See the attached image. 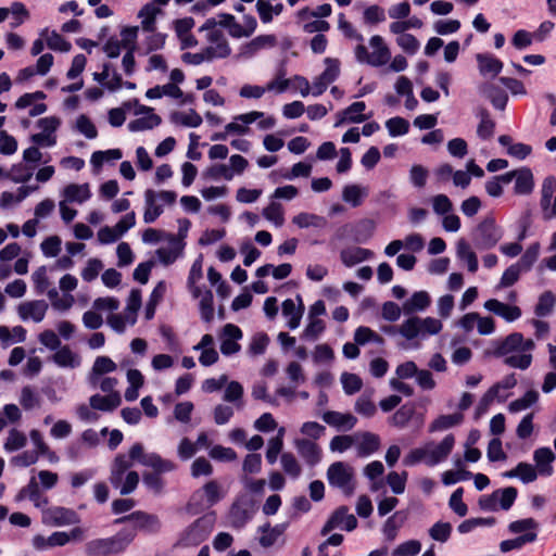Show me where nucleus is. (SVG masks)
I'll return each mask as SVG.
<instances>
[{"instance_id":"f257e3e1","label":"nucleus","mask_w":556,"mask_h":556,"mask_svg":"<svg viewBox=\"0 0 556 556\" xmlns=\"http://www.w3.org/2000/svg\"><path fill=\"white\" fill-rule=\"evenodd\" d=\"M134 540V530L121 529L113 536L89 541L86 544V554L87 556H115L125 552Z\"/></svg>"},{"instance_id":"f03ea898","label":"nucleus","mask_w":556,"mask_h":556,"mask_svg":"<svg viewBox=\"0 0 556 556\" xmlns=\"http://www.w3.org/2000/svg\"><path fill=\"white\" fill-rule=\"evenodd\" d=\"M214 523V513H210L198 518L180 533L179 539L175 545L189 547L201 544L212 532Z\"/></svg>"},{"instance_id":"7ed1b4c3","label":"nucleus","mask_w":556,"mask_h":556,"mask_svg":"<svg viewBox=\"0 0 556 556\" xmlns=\"http://www.w3.org/2000/svg\"><path fill=\"white\" fill-rule=\"evenodd\" d=\"M125 522H132L131 528L126 527L123 528V530H134L135 538L137 536L138 532H143L146 534H156L162 529V522L159 516L149 514L143 510H136L113 521L114 525H122Z\"/></svg>"},{"instance_id":"20e7f679","label":"nucleus","mask_w":556,"mask_h":556,"mask_svg":"<svg viewBox=\"0 0 556 556\" xmlns=\"http://www.w3.org/2000/svg\"><path fill=\"white\" fill-rule=\"evenodd\" d=\"M502 237L503 229L491 216L481 220L471 232L472 242L479 250H489L495 247Z\"/></svg>"},{"instance_id":"39448f33","label":"nucleus","mask_w":556,"mask_h":556,"mask_svg":"<svg viewBox=\"0 0 556 556\" xmlns=\"http://www.w3.org/2000/svg\"><path fill=\"white\" fill-rule=\"evenodd\" d=\"M327 479L332 488L340 489L345 496L355 491L354 469L346 463L334 462L327 469Z\"/></svg>"},{"instance_id":"423d86ee","label":"nucleus","mask_w":556,"mask_h":556,"mask_svg":"<svg viewBox=\"0 0 556 556\" xmlns=\"http://www.w3.org/2000/svg\"><path fill=\"white\" fill-rule=\"evenodd\" d=\"M136 106L135 114H142L143 116L138 117L134 121H130L127 125V128L130 131H142L153 129L159 126L162 122V118L154 113L153 109L139 103L138 99H132L130 101L124 102L123 106L126 109H130L131 106Z\"/></svg>"},{"instance_id":"0eeeda50","label":"nucleus","mask_w":556,"mask_h":556,"mask_svg":"<svg viewBox=\"0 0 556 556\" xmlns=\"http://www.w3.org/2000/svg\"><path fill=\"white\" fill-rule=\"evenodd\" d=\"M128 458L159 471H173L176 468L172 460L164 459L156 453H144L141 443H135L130 447Z\"/></svg>"},{"instance_id":"6e6552de","label":"nucleus","mask_w":556,"mask_h":556,"mask_svg":"<svg viewBox=\"0 0 556 556\" xmlns=\"http://www.w3.org/2000/svg\"><path fill=\"white\" fill-rule=\"evenodd\" d=\"M357 527V519L353 514H349V507L345 505L339 506L330 515L324 527L321 528L320 534L327 535L332 530L339 528L345 531H353Z\"/></svg>"},{"instance_id":"1a4fd4ad","label":"nucleus","mask_w":556,"mask_h":556,"mask_svg":"<svg viewBox=\"0 0 556 556\" xmlns=\"http://www.w3.org/2000/svg\"><path fill=\"white\" fill-rule=\"evenodd\" d=\"M262 116L258 111L240 114L233 117V121L225 127V132H215L211 139H226V135H250V125Z\"/></svg>"},{"instance_id":"9d476101","label":"nucleus","mask_w":556,"mask_h":556,"mask_svg":"<svg viewBox=\"0 0 556 556\" xmlns=\"http://www.w3.org/2000/svg\"><path fill=\"white\" fill-rule=\"evenodd\" d=\"M203 496L205 497V506L207 508L217 504L223 498L219 483L216 480H211L202 489L195 491L188 503V510L193 514L199 513V509L194 508V506Z\"/></svg>"},{"instance_id":"9b49d317","label":"nucleus","mask_w":556,"mask_h":556,"mask_svg":"<svg viewBox=\"0 0 556 556\" xmlns=\"http://www.w3.org/2000/svg\"><path fill=\"white\" fill-rule=\"evenodd\" d=\"M540 206L546 220L556 217V178L548 176L543 180Z\"/></svg>"},{"instance_id":"f8f14e48","label":"nucleus","mask_w":556,"mask_h":556,"mask_svg":"<svg viewBox=\"0 0 556 556\" xmlns=\"http://www.w3.org/2000/svg\"><path fill=\"white\" fill-rule=\"evenodd\" d=\"M225 337L220 343V352L225 356H230L240 351L241 346L237 343L243 337L242 330L233 324H226L223 328Z\"/></svg>"},{"instance_id":"ddd939ff","label":"nucleus","mask_w":556,"mask_h":556,"mask_svg":"<svg viewBox=\"0 0 556 556\" xmlns=\"http://www.w3.org/2000/svg\"><path fill=\"white\" fill-rule=\"evenodd\" d=\"M484 308L508 323L515 321L521 316V309L518 306L508 305L496 299L485 301Z\"/></svg>"},{"instance_id":"4468645a","label":"nucleus","mask_w":556,"mask_h":556,"mask_svg":"<svg viewBox=\"0 0 556 556\" xmlns=\"http://www.w3.org/2000/svg\"><path fill=\"white\" fill-rule=\"evenodd\" d=\"M455 444L453 434H447L437 446L431 451H427L426 464L428 466H435L443 462L451 454Z\"/></svg>"},{"instance_id":"2eb2a0df","label":"nucleus","mask_w":556,"mask_h":556,"mask_svg":"<svg viewBox=\"0 0 556 556\" xmlns=\"http://www.w3.org/2000/svg\"><path fill=\"white\" fill-rule=\"evenodd\" d=\"M48 304L45 300H35L22 303L18 306V315L23 320L31 318L35 323H40L46 315Z\"/></svg>"},{"instance_id":"dca6fc26","label":"nucleus","mask_w":556,"mask_h":556,"mask_svg":"<svg viewBox=\"0 0 556 556\" xmlns=\"http://www.w3.org/2000/svg\"><path fill=\"white\" fill-rule=\"evenodd\" d=\"M321 418L327 425L344 431L353 429L357 422V418L352 414H343L334 410L325 412Z\"/></svg>"},{"instance_id":"f3484780","label":"nucleus","mask_w":556,"mask_h":556,"mask_svg":"<svg viewBox=\"0 0 556 556\" xmlns=\"http://www.w3.org/2000/svg\"><path fill=\"white\" fill-rule=\"evenodd\" d=\"M295 446L300 456L309 466L317 465L321 459V450L313 441L307 439H299L295 441Z\"/></svg>"},{"instance_id":"a211bd4d","label":"nucleus","mask_w":556,"mask_h":556,"mask_svg":"<svg viewBox=\"0 0 556 556\" xmlns=\"http://www.w3.org/2000/svg\"><path fill=\"white\" fill-rule=\"evenodd\" d=\"M476 60L482 76L496 77L503 70V62L491 53H478Z\"/></svg>"},{"instance_id":"6ab92c4d","label":"nucleus","mask_w":556,"mask_h":556,"mask_svg":"<svg viewBox=\"0 0 556 556\" xmlns=\"http://www.w3.org/2000/svg\"><path fill=\"white\" fill-rule=\"evenodd\" d=\"M523 343V336L520 332H513L505 339L495 342V349L493 355L495 357L506 356L511 352L520 351V346Z\"/></svg>"},{"instance_id":"aec40b11","label":"nucleus","mask_w":556,"mask_h":556,"mask_svg":"<svg viewBox=\"0 0 556 556\" xmlns=\"http://www.w3.org/2000/svg\"><path fill=\"white\" fill-rule=\"evenodd\" d=\"M359 440L357 445V454L361 457L369 456L380 448L381 440L376 433L364 431L355 435Z\"/></svg>"},{"instance_id":"412c9836","label":"nucleus","mask_w":556,"mask_h":556,"mask_svg":"<svg viewBox=\"0 0 556 556\" xmlns=\"http://www.w3.org/2000/svg\"><path fill=\"white\" fill-rule=\"evenodd\" d=\"M90 407L101 412H113L122 404V397L118 392H112L108 395L93 394L89 399Z\"/></svg>"},{"instance_id":"4be33fe9","label":"nucleus","mask_w":556,"mask_h":556,"mask_svg":"<svg viewBox=\"0 0 556 556\" xmlns=\"http://www.w3.org/2000/svg\"><path fill=\"white\" fill-rule=\"evenodd\" d=\"M374 252L368 249L354 247L346 248L340 252V258L346 267H352L361 262L371 258Z\"/></svg>"},{"instance_id":"5701e85b","label":"nucleus","mask_w":556,"mask_h":556,"mask_svg":"<svg viewBox=\"0 0 556 556\" xmlns=\"http://www.w3.org/2000/svg\"><path fill=\"white\" fill-rule=\"evenodd\" d=\"M131 465L130 459L124 454H118L114 458L109 478L113 488H119L125 472L131 467Z\"/></svg>"},{"instance_id":"b1692460","label":"nucleus","mask_w":556,"mask_h":556,"mask_svg":"<svg viewBox=\"0 0 556 556\" xmlns=\"http://www.w3.org/2000/svg\"><path fill=\"white\" fill-rule=\"evenodd\" d=\"M431 303L430 295L427 291H416L412 296L404 302L403 311L409 315L415 312L425 311Z\"/></svg>"},{"instance_id":"393cba45","label":"nucleus","mask_w":556,"mask_h":556,"mask_svg":"<svg viewBox=\"0 0 556 556\" xmlns=\"http://www.w3.org/2000/svg\"><path fill=\"white\" fill-rule=\"evenodd\" d=\"M514 191L516 194H530L534 188L533 174L530 168L522 167L516 170Z\"/></svg>"},{"instance_id":"a878e982","label":"nucleus","mask_w":556,"mask_h":556,"mask_svg":"<svg viewBox=\"0 0 556 556\" xmlns=\"http://www.w3.org/2000/svg\"><path fill=\"white\" fill-rule=\"evenodd\" d=\"M533 459L538 466V472L543 476H551L553 472L552 463L555 460V455L549 447H540L534 451Z\"/></svg>"},{"instance_id":"bb28decb","label":"nucleus","mask_w":556,"mask_h":556,"mask_svg":"<svg viewBox=\"0 0 556 556\" xmlns=\"http://www.w3.org/2000/svg\"><path fill=\"white\" fill-rule=\"evenodd\" d=\"M366 104L363 101L353 102L350 106L339 113V119L336 123V126H339L344 123H359L365 121L364 115L362 113L365 111Z\"/></svg>"},{"instance_id":"cd10ccee","label":"nucleus","mask_w":556,"mask_h":556,"mask_svg":"<svg viewBox=\"0 0 556 556\" xmlns=\"http://www.w3.org/2000/svg\"><path fill=\"white\" fill-rule=\"evenodd\" d=\"M48 515L56 526H67L78 522L76 511L71 508L54 506L48 510Z\"/></svg>"},{"instance_id":"c85d7f7f","label":"nucleus","mask_w":556,"mask_h":556,"mask_svg":"<svg viewBox=\"0 0 556 556\" xmlns=\"http://www.w3.org/2000/svg\"><path fill=\"white\" fill-rule=\"evenodd\" d=\"M25 498H29L36 507H40L42 504H48V500L46 497L42 498L39 484L34 477L16 495V501H23Z\"/></svg>"},{"instance_id":"c756f323","label":"nucleus","mask_w":556,"mask_h":556,"mask_svg":"<svg viewBox=\"0 0 556 556\" xmlns=\"http://www.w3.org/2000/svg\"><path fill=\"white\" fill-rule=\"evenodd\" d=\"M370 46L374 48V62H371V66H382L384 65L391 56L389 48L384 45L383 38L379 35H375L369 40Z\"/></svg>"},{"instance_id":"7c9ffc66","label":"nucleus","mask_w":556,"mask_h":556,"mask_svg":"<svg viewBox=\"0 0 556 556\" xmlns=\"http://www.w3.org/2000/svg\"><path fill=\"white\" fill-rule=\"evenodd\" d=\"M146 211L143 220L147 224L154 223L163 213L162 205L156 204V192L152 189H147L144 192Z\"/></svg>"},{"instance_id":"2f4dec72","label":"nucleus","mask_w":556,"mask_h":556,"mask_svg":"<svg viewBox=\"0 0 556 556\" xmlns=\"http://www.w3.org/2000/svg\"><path fill=\"white\" fill-rule=\"evenodd\" d=\"M63 195L67 202L83 203L90 199L91 192L87 184H70L64 188Z\"/></svg>"},{"instance_id":"473e14b6","label":"nucleus","mask_w":556,"mask_h":556,"mask_svg":"<svg viewBox=\"0 0 556 556\" xmlns=\"http://www.w3.org/2000/svg\"><path fill=\"white\" fill-rule=\"evenodd\" d=\"M503 477L515 478L518 477L523 483H531L538 478V471L528 463H519L516 468L503 473Z\"/></svg>"},{"instance_id":"72a5a7b5","label":"nucleus","mask_w":556,"mask_h":556,"mask_svg":"<svg viewBox=\"0 0 556 556\" xmlns=\"http://www.w3.org/2000/svg\"><path fill=\"white\" fill-rule=\"evenodd\" d=\"M123 157L121 149H109L105 151H94L91 155L90 163L94 170L101 169L104 163L115 162Z\"/></svg>"},{"instance_id":"f704fd0d","label":"nucleus","mask_w":556,"mask_h":556,"mask_svg":"<svg viewBox=\"0 0 556 556\" xmlns=\"http://www.w3.org/2000/svg\"><path fill=\"white\" fill-rule=\"evenodd\" d=\"M159 13H161V9L153 3H147L140 9L138 17L142 18L141 27L144 31L153 33L155 30V21Z\"/></svg>"},{"instance_id":"c9c22d12","label":"nucleus","mask_w":556,"mask_h":556,"mask_svg":"<svg viewBox=\"0 0 556 556\" xmlns=\"http://www.w3.org/2000/svg\"><path fill=\"white\" fill-rule=\"evenodd\" d=\"M457 257L467 263L468 270L476 273L478 270V258L476 253L465 239H459L456 247Z\"/></svg>"},{"instance_id":"e433bc0d","label":"nucleus","mask_w":556,"mask_h":556,"mask_svg":"<svg viewBox=\"0 0 556 556\" xmlns=\"http://www.w3.org/2000/svg\"><path fill=\"white\" fill-rule=\"evenodd\" d=\"M292 223L300 228H324L327 226L328 220L324 216H319L313 213H300L295 215Z\"/></svg>"},{"instance_id":"4c0bfd02","label":"nucleus","mask_w":556,"mask_h":556,"mask_svg":"<svg viewBox=\"0 0 556 556\" xmlns=\"http://www.w3.org/2000/svg\"><path fill=\"white\" fill-rule=\"evenodd\" d=\"M352 240L357 243H365L372 237L375 224L370 219H363L357 224L352 225Z\"/></svg>"},{"instance_id":"58836bf2","label":"nucleus","mask_w":556,"mask_h":556,"mask_svg":"<svg viewBox=\"0 0 556 556\" xmlns=\"http://www.w3.org/2000/svg\"><path fill=\"white\" fill-rule=\"evenodd\" d=\"M37 125L41 131L31 135L29 139H53L51 136L60 126V119L55 116L43 117L38 121Z\"/></svg>"},{"instance_id":"ea45409f","label":"nucleus","mask_w":556,"mask_h":556,"mask_svg":"<svg viewBox=\"0 0 556 556\" xmlns=\"http://www.w3.org/2000/svg\"><path fill=\"white\" fill-rule=\"evenodd\" d=\"M463 419H464V416L460 413H454L451 415H441L431 422V425L429 427V431L435 432V431H442V430L450 429L454 426L459 425L463 421Z\"/></svg>"},{"instance_id":"a19ab883","label":"nucleus","mask_w":556,"mask_h":556,"mask_svg":"<svg viewBox=\"0 0 556 556\" xmlns=\"http://www.w3.org/2000/svg\"><path fill=\"white\" fill-rule=\"evenodd\" d=\"M166 292V283L165 281L161 280L157 282V285L154 287L150 294L149 302L144 309V317L147 320H150L155 315V307L157 303L163 299Z\"/></svg>"},{"instance_id":"79ce46f5","label":"nucleus","mask_w":556,"mask_h":556,"mask_svg":"<svg viewBox=\"0 0 556 556\" xmlns=\"http://www.w3.org/2000/svg\"><path fill=\"white\" fill-rule=\"evenodd\" d=\"M416 413L414 403H406L402 405L391 417V425L396 428H404L413 418Z\"/></svg>"},{"instance_id":"37998d69","label":"nucleus","mask_w":556,"mask_h":556,"mask_svg":"<svg viewBox=\"0 0 556 556\" xmlns=\"http://www.w3.org/2000/svg\"><path fill=\"white\" fill-rule=\"evenodd\" d=\"M536 532H526L515 539L504 540L500 543V549L502 553H508L513 549H519L528 543H532L536 540Z\"/></svg>"},{"instance_id":"c03bdc74","label":"nucleus","mask_w":556,"mask_h":556,"mask_svg":"<svg viewBox=\"0 0 556 556\" xmlns=\"http://www.w3.org/2000/svg\"><path fill=\"white\" fill-rule=\"evenodd\" d=\"M367 195V190L358 185H346L342 191V199L344 202L357 207L362 204L363 199Z\"/></svg>"},{"instance_id":"a18cd8bd","label":"nucleus","mask_w":556,"mask_h":556,"mask_svg":"<svg viewBox=\"0 0 556 556\" xmlns=\"http://www.w3.org/2000/svg\"><path fill=\"white\" fill-rule=\"evenodd\" d=\"M55 351L53 361L58 366L74 368L79 365L76 355L67 345L60 346Z\"/></svg>"},{"instance_id":"49530a36","label":"nucleus","mask_w":556,"mask_h":556,"mask_svg":"<svg viewBox=\"0 0 556 556\" xmlns=\"http://www.w3.org/2000/svg\"><path fill=\"white\" fill-rule=\"evenodd\" d=\"M202 278V255L199 256L198 260L191 266L188 276V287L194 299H198L201 295V288L195 285V282Z\"/></svg>"},{"instance_id":"de8ad7c7","label":"nucleus","mask_w":556,"mask_h":556,"mask_svg":"<svg viewBox=\"0 0 556 556\" xmlns=\"http://www.w3.org/2000/svg\"><path fill=\"white\" fill-rule=\"evenodd\" d=\"M421 318L417 316L409 317L400 327L399 333L407 340H413L421 336Z\"/></svg>"},{"instance_id":"09e8293b","label":"nucleus","mask_w":556,"mask_h":556,"mask_svg":"<svg viewBox=\"0 0 556 556\" xmlns=\"http://www.w3.org/2000/svg\"><path fill=\"white\" fill-rule=\"evenodd\" d=\"M556 303V296L551 291L543 292L535 305L534 313L538 317H545L552 314Z\"/></svg>"},{"instance_id":"8fccbe9b","label":"nucleus","mask_w":556,"mask_h":556,"mask_svg":"<svg viewBox=\"0 0 556 556\" xmlns=\"http://www.w3.org/2000/svg\"><path fill=\"white\" fill-rule=\"evenodd\" d=\"M206 40L218 48L220 51V59H226L231 54V48L220 29L208 31L206 34Z\"/></svg>"},{"instance_id":"3c124183","label":"nucleus","mask_w":556,"mask_h":556,"mask_svg":"<svg viewBox=\"0 0 556 556\" xmlns=\"http://www.w3.org/2000/svg\"><path fill=\"white\" fill-rule=\"evenodd\" d=\"M538 400L539 393L535 390H529L521 397L510 402L508 405V409L510 413H518L529 408L530 406L535 404Z\"/></svg>"},{"instance_id":"603ef678","label":"nucleus","mask_w":556,"mask_h":556,"mask_svg":"<svg viewBox=\"0 0 556 556\" xmlns=\"http://www.w3.org/2000/svg\"><path fill=\"white\" fill-rule=\"evenodd\" d=\"M141 307V291L132 289L127 300L126 305V319L134 325L137 321V313Z\"/></svg>"},{"instance_id":"864d4df0","label":"nucleus","mask_w":556,"mask_h":556,"mask_svg":"<svg viewBox=\"0 0 556 556\" xmlns=\"http://www.w3.org/2000/svg\"><path fill=\"white\" fill-rule=\"evenodd\" d=\"M116 367H117L116 364L110 357L98 356L92 366V372H91V378H90L91 383L93 386L96 384V380H94L96 376H102L104 374L112 372V371L116 370Z\"/></svg>"},{"instance_id":"5fc2aeb1","label":"nucleus","mask_w":556,"mask_h":556,"mask_svg":"<svg viewBox=\"0 0 556 556\" xmlns=\"http://www.w3.org/2000/svg\"><path fill=\"white\" fill-rule=\"evenodd\" d=\"M283 471L292 479H298L302 472L301 466L292 453L286 452L280 456Z\"/></svg>"},{"instance_id":"6e6d98bb","label":"nucleus","mask_w":556,"mask_h":556,"mask_svg":"<svg viewBox=\"0 0 556 556\" xmlns=\"http://www.w3.org/2000/svg\"><path fill=\"white\" fill-rule=\"evenodd\" d=\"M452 533V525L450 522L438 521L429 529V535L432 540L445 543Z\"/></svg>"},{"instance_id":"4d7b16f0","label":"nucleus","mask_w":556,"mask_h":556,"mask_svg":"<svg viewBox=\"0 0 556 556\" xmlns=\"http://www.w3.org/2000/svg\"><path fill=\"white\" fill-rule=\"evenodd\" d=\"M386 126L391 137H399L408 132L409 122L403 117L395 116L389 118L386 123Z\"/></svg>"},{"instance_id":"13d9d810","label":"nucleus","mask_w":556,"mask_h":556,"mask_svg":"<svg viewBox=\"0 0 556 556\" xmlns=\"http://www.w3.org/2000/svg\"><path fill=\"white\" fill-rule=\"evenodd\" d=\"M165 471L154 470L153 472H144L142 476V481L144 485L153 491L155 494L162 493L164 489V480L161 477V473Z\"/></svg>"},{"instance_id":"bf43d9fd","label":"nucleus","mask_w":556,"mask_h":556,"mask_svg":"<svg viewBox=\"0 0 556 556\" xmlns=\"http://www.w3.org/2000/svg\"><path fill=\"white\" fill-rule=\"evenodd\" d=\"M504 147L507 148V153L518 160L526 159L532 151L531 146L522 142L514 141H500Z\"/></svg>"},{"instance_id":"052dcab7","label":"nucleus","mask_w":556,"mask_h":556,"mask_svg":"<svg viewBox=\"0 0 556 556\" xmlns=\"http://www.w3.org/2000/svg\"><path fill=\"white\" fill-rule=\"evenodd\" d=\"M341 382L343 390L348 395L358 392L363 387L362 379L355 374L343 372L341 375Z\"/></svg>"},{"instance_id":"680f3d73","label":"nucleus","mask_w":556,"mask_h":556,"mask_svg":"<svg viewBox=\"0 0 556 556\" xmlns=\"http://www.w3.org/2000/svg\"><path fill=\"white\" fill-rule=\"evenodd\" d=\"M27 439L25 434L16 429L9 431L8 439L4 443V448L8 452L17 451L26 445Z\"/></svg>"},{"instance_id":"e2e57ef3","label":"nucleus","mask_w":556,"mask_h":556,"mask_svg":"<svg viewBox=\"0 0 556 556\" xmlns=\"http://www.w3.org/2000/svg\"><path fill=\"white\" fill-rule=\"evenodd\" d=\"M47 46L51 50L61 52H68L72 49V43L56 30H52L50 36L47 38Z\"/></svg>"},{"instance_id":"0e129e2a","label":"nucleus","mask_w":556,"mask_h":556,"mask_svg":"<svg viewBox=\"0 0 556 556\" xmlns=\"http://www.w3.org/2000/svg\"><path fill=\"white\" fill-rule=\"evenodd\" d=\"M76 129L84 135L87 139H94L98 135L97 128L92 121L85 114H81L76 119Z\"/></svg>"},{"instance_id":"69168bd1","label":"nucleus","mask_w":556,"mask_h":556,"mask_svg":"<svg viewBox=\"0 0 556 556\" xmlns=\"http://www.w3.org/2000/svg\"><path fill=\"white\" fill-rule=\"evenodd\" d=\"M463 494H464V489L458 488L452 493L450 501H448V505H450L451 509L459 517H464L468 513V507L463 502Z\"/></svg>"},{"instance_id":"338daca9","label":"nucleus","mask_w":556,"mask_h":556,"mask_svg":"<svg viewBox=\"0 0 556 556\" xmlns=\"http://www.w3.org/2000/svg\"><path fill=\"white\" fill-rule=\"evenodd\" d=\"M428 176V169L419 164L413 165L409 170V180L413 186L418 189H421L426 186Z\"/></svg>"},{"instance_id":"774afa93","label":"nucleus","mask_w":556,"mask_h":556,"mask_svg":"<svg viewBox=\"0 0 556 556\" xmlns=\"http://www.w3.org/2000/svg\"><path fill=\"white\" fill-rule=\"evenodd\" d=\"M421 549V544L417 540H409L401 543L394 551L393 556H416Z\"/></svg>"}]
</instances>
